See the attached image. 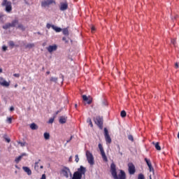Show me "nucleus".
<instances>
[{
  "label": "nucleus",
  "mask_w": 179,
  "mask_h": 179,
  "mask_svg": "<svg viewBox=\"0 0 179 179\" xmlns=\"http://www.w3.org/2000/svg\"><path fill=\"white\" fill-rule=\"evenodd\" d=\"M110 172L114 179H127V175L123 170H120V173L118 175L117 174V169L114 163L110 164Z\"/></svg>",
  "instance_id": "nucleus-1"
},
{
  "label": "nucleus",
  "mask_w": 179,
  "mask_h": 179,
  "mask_svg": "<svg viewBox=\"0 0 179 179\" xmlns=\"http://www.w3.org/2000/svg\"><path fill=\"white\" fill-rule=\"evenodd\" d=\"M1 5L2 6H6V11L8 13L12 12V2L8 1V0H3Z\"/></svg>",
  "instance_id": "nucleus-2"
},
{
  "label": "nucleus",
  "mask_w": 179,
  "mask_h": 179,
  "mask_svg": "<svg viewBox=\"0 0 179 179\" xmlns=\"http://www.w3.org/2000/svg\"><path fill=\"white\" fill-rule=\"evenodd\" d=\"M94 121L96 125H97V127H99V128L100 129H103V117H101V116H96L94 119Z\"/></svg>",
  "instance_id": "nucleus-3"
},
{
  "label": "nucleus",
  "mask_w": 179,
  "mask_h": 179,
  "mask_svg": "<svg viewBox=\"0 0 179 179\" xmlns=\"http://www.w3.org/2000/svg\"><path fill=\"white\" fill-rule=\"evenodd\" d=\"M86 157L89 164L93 166L94 164V157L90 151H86Z\"/></svg>",
  "instance_id": "nucleus-4"
},
{
  "label": "nucleus",
  "mask_w": 179,
  "mask_h": 179,
  "mask_svg": "<svg viewBox=\"0 0 179 179\" xmlns=\"http://www.w3.org/2000/svg\"><path fill=\"white\" fill-rule=\"evenodd\" d=\"M98 146L101 152V155L103 162H108V159H107V156L106 155V152H104V148H103V145L99 143Z\"/></svg>",
  "instance_id": "nucleus-5"
},
{
  "label": "nucleus",
  "mask_w": 179,
  "mask_h": 179,
  "mask_svg": "<svg viewBox=\"0 0 179 179\" xmlns=\"http://www.w3.org/2000/svg\"><path fill=\"white\" fill-rule=\"evenodd\" d=\"M69 173L70 176H72V173H71V170L68 167H64L63 169H62V174L64 176V177H66V178H69Z\"/></svg>",
  "instance_id": "nucleus-6"
},
{
  "label": "nucleus",
  "mask_w": 179,
  "mask_h": 179,
  "mask_svg": "<svg viewBox=\"0 0 179 179\" xmlns=\"http://www.w3.org/2000/svg\"><path fill=\"white\" fill-rule=\"evenodd\" d=\"M54 3L55 5V1L54 0H46L41 2L42 8H47V6H50V5H52Z\"/></svg>",
  "instance_id": "nucleus-7"
},
{
  "label": "nucleus",
  "mask_w": 179,
  "mask_h": 179,
  "mask_svg": "<svg viewBox=\"0 0 179 179\" xmlns=\"http://www.w3.org/2000/svg\"><path fill=\"white\" fill-rule=\"evenodd\" d=\"M104 135L106 143H111V137H110V134H108V130L106 128L104 129Z\"/></svg>",
  "instance_id": "nucleus-8"
},
{
  "label": "nucleus",
  "mask_w": 179,
  "mask_h": 179,
  "mask_svg": "<svg viewBox=\"0 0 179 179\" xmlns=\"http://www.w3.org/2000/svg\"><path fill=\"white\" fill-rule=\"evenodd\" d=\"M128 167H129V174L131 175L135 174V171H136V170L135 169V165H134V164L132 163H129Z\"/></svg>",
  "instance_id": "nucleus-9"
},
{
  "label": "nucleus",
  "mask_w": 179,
  "mask_h": 179,
  "mask_svg": "<svg viewBox=\"0 0 179 179\" xmlns=\"http://www.w3.org/2000/svg\"><path fill=\"white\" fill-rule=\"evenodd\" d=\"M58 46L57 45H49L46 48L48 52H53V51H57Z\"/></svg>",
  "instance_id": "nucleus-10"
},
{
  "label": "nucleus",
  "mask_w": 179,
  "mask_h": 179,
  "mask_svg": "<svg viewBox=\"0 0 179 179\" xmlns=\"http://www.w3.org/2000/svg\"><path fill=\"white\" fill-rule=\"evenodd\" d=\"M145 162L147 163V166L149 168L150 172L152 173V171H155L153 166H152V162H150V160L148 158H145Z\"/></svg>",
  "instance_id": "nucleus-11"
},
{
  "label": "nucleus",
  "mask_w": 179,
  "mask_h": 179,
  "mask_svg": "<svg viewBox=\"0 0 179 179\" xmlns=\"http://www.w3.org/2000/svg\"><path fill=\"white\" fill-rule=\"evenodd\" d=\"M0 85L4 86L5 87H9V83L5 80L3 78H1Z\"/></svg>",
  "instance_id": "nucleus-12"
},
{
  "label": "nucleus",
  "mask_w": 179,
  "mask_h": 179,
  "mask_svg": "<svg viewBox=\"0 0 179 179\" xmlns=\"http://www.w3.org/2000/svg\"><path fill=\"white\" fill-rule=\"evenodd\" d=\"M68 120V117L60 116L59 119V124H66Z\"/></svg>",
  "instance_id": "nucleus-13"
},
{
  "label": "nucleus",
  "mask_w": 179,
  "mask_h": 179,
  "mask_svg": "<svg viewBox=\"0 0 179 179\" xmlns=\"http://www.w3.org/2000/svg\"><path fill=\"white\" fill-rule=\"evenodd\" d=\"M68 9V3H60V10H66Z\"/></svg>",
  "instance_id": "nucleus-14"
},
{
  "label": "nucleus",
  "mask_w": 179,
  "mask_h": 179,
  "mask_svg": "<svg viewBox=\"0 0 179 179\" xmlns=\"http://www.w3.org/2000/svg\"><path fill=\"white\" fill-rule=\"evenodd\" d=\"M22 170L27 173V176H31V170L27 166H23Z\"/></svg>",
  "instance_id": "nucleus-15"
},
{
  "label": "nucleus",
  "mask_w": 179,
  "mask_h": 179,
  "mask_svg": "<svg viewBox=\"0 0 179 179\" xmlns=\"http://www.w3.org/2000/svg\"><path fill=\"white\" fill-rule=\"evenodd\" d=\"M24 156H26V153H22L21 155H20L19 157L15 158V163H19V162H20V160H22V159H23Z\"/></svg>",
  "instance_id": "nucleus-16"
},
{
  "label": "nucleus",
  "mask_w": 179,
  "mask_h": 179,
  "mask_svg": "<svg viewBox=\"0 0 179 179\" xmlns=\"http://www.w3.org/2000/svg\"><path fill=\"white\" fill-rule=\"evenodd\" d=\"M10 24H11V27H16V26H17V24H19V20H14L10 23Z\"/></svg>",
  "instance_id": "nucleus-17"
},
{
  "label": "nucleus",
  "mask_w": 179,
  "mask_h": 179,
  "mask_svg": "<svg viewBox=\"0 0 179 179\" xmlns=\"http://www.w3.org/2000/svg\"><path fill=\"white\" fill-rule=\"evenodd\" d=\"M52 29H53L56 33H60V31H62V29L55 27V25H52Z\"/></svg>",
  "instance_id": "nucleus-18"
},
{
  "label": "nucleus",
  "mask_w": 179,
  "mask_h": 179,
  "mask_svg": "<svg viewBox=\"0 0 179 179\" xmlns=\"http://www.w3.org/2000/svg\"><path fill=\"white\" fill-rule=\"evenodd\" d=\"M30 128H31V129L34 131L36 129H38V126H37V124H36V123H32L30 124Z\"/></svg>",
  "instance_id": "nucleus-19"
},
{
  "label": "nucleus",
  "mask_w": 179,
  "mask_h": 179,
  "mask_svg": "<svg viewBox=\"0 0 179 179\" xmlns=\"http://www.w3.org/2000/svg\"><path fill=\"white\" fill-rule=\"evenodd\" d=\"M83 99L84 101H87V104H92V101L89 100V98H87V96L83 95Z\"/></svg>",
  "instance_id": "nucleus-20"
},
{
  "label": "nucleus",
  "mask_w": 179,
  "mask_h": 179,
  "mask_svg": "<svg viewBox=\"0 0 179 179\" xmlns=\"http://www.w3.org/2000/svg\"><path fill=\"white\" fill-rule=\"evenodd\" d=\"M40 162H41V159H38L37 162H35L34 170L36 171H38V169H39L38 163H40Z\"/></svg>",
  "instance_id": "nucleus-21"
},
{
  "label": "nucleus",
  "mask_w": 179,
  "mask_h": 179,
  "mask_svg": "<svg viewBox=\"0 0 179 179\" xmlns=\"http://www.w3.org/2000/svg\"><path fill=\"white\" fill-rule=\"evenodd\" d=\"M2 27L4 30H8V29H10V27H12V26H11L10 23H6Z\"/></svg>",
  "instance_id": "nucleus-22"
},
{
  "label": "nucleus",
  "mask_w": 179,
  "mask_h": 179,
  "mask_svg": "<svg viewBox=\"0 0 179 179\" xmlns=\"http://www.w3.org/2000/svg\"><path fill=\"white\" fill-rule=\"evenodd\" d=\"M155 145V149L157 150H162V148L160 147V144L159 143H152Z\"/></svg>",
  "instance_id": "nucleus-23"
},
{
  "label": "nucleus",
  "mask_w": 179,
  "mask_h": 179,
  "mask_svg": "<svg viewBox=\"0 0 179 179\" xmlns=\"http://www.w3.org/2000/svg\"><path fill=\"white\" fill-rule=\"evenodd\" d=\"M17 29H20V30H22V31H24V30H26V27H24V26H23V24H18Z\"/></svg>",
  "instance_id": "nucleus-24"
},
{
  "label": "nucleus",
  "mask_w": 179,
  "mask_h": 179,
  "mask_svg": "<svg viewBox=\"0 0 179 179\" xmlns=\"http://www.w3.org/2000/svg\"><path fill=\"white\" fill-rule=\"evenodd\" d=\"M34 47H35L34 43H28L25 45V48H29V50L34 48Z\"/></svg>",
  "instance_id": "nucleus-25"
},
{
  "label": "nucleus",
  "mask_w": 179,
  "mask_h": 179,
  "mask_svg": "<svg viewBox=\"0 0 179 179\" xmlns=\"http://www.w3.org/2000/svg\"><path fill=\"white\" fill-rule=\"evenodd\" d=\"M63 34L64 36H69V30H68V28H64L63 29Z\"/></svg>",
  "instance_id": "nucleus-26"
},
{
  "label": "nucleus",
  "mask_w": 179,
  "mask_h": 179,
  "mask_svg": "<svg viewBox=\"0 0 179 179\" xmlns=\"http://www.w3.org/2000/svg\"><path fill=\"white\" fill-rule=\"evenodd\" d=\"M50 80V82H54L55 83H57V82H58V78L51 77Z\"/></svg>",
  "instance_id": "nucleus-27"
},
{
  "label": "nucleus",
  "mask_w": 179,
  "mask_h": 179,
  "mask_svg": "<svg viewBox=\"0 0 179 179\" xmlns=\"http://www.w3.org/2000/svg\"><path fill=\"white\" fill-rule=\"evenodd\" d=\"M120 115L122 118H125V117H127V112H125V110H122L120 113Z\"/></svg>",
  "instance_id": "nucleus-28"
},
{
  "label": "nucleus",
  "mask_w": 179,
  "mask_h": 179,
  "mask_svg": "<svg viewBox=\"0 0 179 179\" xmlns=\"http://www.w3.org/2000/svg\"><path fill=\"white\" fill-rule=\"evenodd\" d=\"M43 136L46 141H48V139H50V134L48 132L44 133Z\"/></svg>",
  "instance_id": "nucleus-29"
},
{
  "label": "nucleus",
  "mask_w": 179,
  "mask_h": 179,
  "mask_svg": "<svg viewBox=\"0 0 179 179\" xmlns=\"http://www.w3.org/2000/svg\"><path fill=\"white\" fill-rule=\"evenodd\" d=\"M8 45L9 47H10L11 48H13V47H15V42H13V41H10L8 42Z\"/></svg>",
  "instance_id": "nucleus-30"
},
{
  "label": "nucleus",
  "mask_w": 179,
  "mask_h": 179,
  "mask_svg": "<svg viewBox=\"0 0 179 179\" xmlns=\"http://www.w3.org/2000/svg\"><path fill=\"white\" fill-rule=\"evenodd\" d=\"M87 122H88V124H90V127L92 128H93V122H92V119L88 118L87 120Z\"/></svg>",
  "instance_id": "nucleus-31"
},
{
  "label": "nucleus",
  "mask_w": 179,
  "mask_h": 179,
  "mask_svg": "<svg viewBox=\"0 0 179 179\" xmlns=\"http://www.w3.org/2000/svg\"><path fill=\"white\" fill-rule=\"evenodd\" d=\"M138 179H145V176L143 173L138 174Z\"/></svg>",
  "instance_id": "nucleus-32"
},
{
  "label": "nucleus",
  "mask_w": 179,
  "mask_h": 179,
  "mask_svg": "<svg viewBox=\"0 0 179 179\" xmlns=\"http://www.w3.org/2000/svg\"><path fill=\"white\" fill-rule=\"evenodd\" d=\"M129 141H131V142H134V136L132 135L128 136Z\"/></svg>",
  "instance_id": "nucleus-33"
},
{
  "label": "nucleus",
  "mask_w": 179,
  "mask_h": 179,
  "mask_svg": "<svg viewBox=\"0 0 179 179\" xmlns=\"http://www.w3.org/2000/svg\"><path fill=\"white\" fill-rule=\"evenodd\" d=\"M7 50H8V46H6V45L2 46V51H3L5 52Z\"/></svg>",
  "instance_id": "nucleus-34"
},
{
  "label": "nucleus",
  "mask_w": 179,
  "mask_h": 179,
  "mask_svg": "<svg viewBox=\"0 0 179 179\" xmlns=\"http://www.w3.org/2000/svg\"><path fill=\"white\" fill-rule=\"evenodd\" d=\"M52 122H54V117H52L49 120L48 124H52Z\"/></svg>",
  "instance_id": "nucleus-35"
},
{
  "label": "nucleus",
  "mask_w": 179,
  "mask_h": 179,
  "mask_svg": "<svg viewBox=\"0 0 179 179\" xmlns=\"http://www.w3.org/2000/svg\"><path fill=\"white\" fill-rule=\"evenodd\" d=\"M7 122H8V124H10L12 122V117H8Z\"/></svg>",
  "instance_id": "nucleus-36"
},
{
  "label": "nucleus",
  "mask_w": 179,
  "mask_h": 179,
  "mask_svg": "<svg viewBox=\"0 0 179 179\" xmlns=\"http://www.w3.org/2000/svg\"><path fill=\"white\" fill-rule=\"evenodd\" d=\"M75 158H76V163H78V162H79V156H78V155H76L75 156Z\"/></svg>",
  "instance_id": "nucleus-37"
},
{
  "label": "nucleus",
  "mask_w": 179,
  "mask_h": 179,
  "mask_svg": "<svg viewBox=\"0 0 179 179\" xmlns=\"http://www.w3.org/2000/svg\"><path fill=\"white\" fill-rule=\"evenodd\" d=\"M95 30H96V28H95L94 26H92V27H91V31H92V33H94Z\"/></svg>",
  "instance_id": "nucleus-38"
},
{
  "label": "nucleus",
  "mask_w": 179,
  "mask_h": 179,
  "mask_svg": "<svg viewBox=\"0 0 179 179\" xmlns=\"http://www.w3.org/2000/svg\"><path fill=\"white\" fill-rule=\"evenodd\" d=\"M18 143H19V145H20L22 147L25 146V145H26V143H25V142H24V143L19 142Z\"/></svg>",
  "instance_id": "nucleus-39"
},
{
  "label": "nucleus",
  "mask_w": 179,
  "mask_h": 179,
  "mask_svg": "<svg viewBox=\"0 0 179 179\" xmlns=\"http://www.w3.org/2000/svg\"><path fill=\"white\" fill-rule=\"evenodd\" d=\"M13 76H15V78H19L20 76V74H19V73H14Z\"/></svg>",
  "instance_id": "nucleus-40"
},
{
  "label": "nucleus",
  "mask_w": 179,
  "mask_h": 179,
  "mask_svg": "<svg viewBox=\"0 0 179 179\" xmlns=\"http://www.w3.org/2000/svg\"><path fill=\"white\" fill-rule=\"evenodd\" d=\"M62 40H63V41H65L66 43L69 42L68 40H66V38H65V37H63Z\"/></svg>",
  "instance_id": "nucleus-41"
},
{
  "label": "nucleus",
  "mask_w": 179,
  "mask_h": 179,
  "mask_svg": "<svg viewBox=\"0 0 179 179\" xmlns=\"http://www.w3.org/2000/svg\"><path fill=\"white\" fill-rule=\"evenodd\" d=\"M5 139L8 143L10 142V138H6Z\"/></svg>",
  "instance_id": "nucleus-42"
},
{
  "label": "nucleus",
  "mask_w": 179,
  "mask_h": 179,
  "mask_svg": "<svg viewBox=\"0 0 179 179\" xmlns=\"http://www.w3.org/2000/svg\"><path fill=\"white\" fill-rule=\"evenodd\" d=\"M41 179H46L45 174H43Z\"/></svg>",
  "instance_id": "nucleus-43"
},
{
  "label": "nucleus",
  "mask_w": 179,
  "mask_h": 179,
  "mask_svg": "<svg viewBox=\"0 0 179 179\" xmlns=\"http://www.w3.org/2000/svg\"><path fill=\"white\" fill-rule=\"evenodd\" d=\"M46 27H47L48 29H50V28L51 27V24H47Z\"/></svg>",
  "instance_id": "nucleus-44"
},
{
  "label": "nucleus",
  "mask_w": 179,
  "mask_h": 179,
  "mask_svg": "<svg viewBox=\"0 0 179 179\" xmlns=\"http://www.w3.org/2000/svg\"><path fill=\"white\" fill-rule=\"evenodd\" d=\"M171 43H172V44H173V45L176 44V40H174V39L172 40V41H171Z\"/></svg>",
  "instance_id": "nucleus-45"
},
{
  "label": "nucleus",
  "mask_w": 179,
  "mask_h": 179,
  "mask_svg": "<svg viewBox=\"0 0 179 179\" xmlns=\"http://www.w3.org/2000/svg\"><path fill=\"white\" fill-rule=\"evenodd\" d=\"M175 66H176V68L178 69V67H179L178 63H176Z\"/></svg>",
  "instance_id": "nucleus-46"
},
{
  "label": "nucleus",
  "mask_w": 179,
  "mask_h": 179,
  "mask_svg": "<svg viewBox=\"0 0 179 179\" xmlns=\"http://www.w3.org/2000/svg\"><path fill=\"white\" fill-rule=\"evenodd\" d=\"M13 110H15V108H13V107H11V108H10V111H13Z\"/></svg>",
  "instance_id": "nucleus-47"
},
{
  "label": "nucleus",
  "mask_w": 179,
  "mask_h": 179,
  "mask_svg": "<svg viewBox=\"0 0 179 179\" xmlns=\"http://www.w3.org/2000/svg\"><path fill=\"white\" fill-rule=\"evenodd\" d=\"M69 162H72V156H71L69 159Z\"/></svg>",
  "instance_id": "nucleus-48"
},
{
  "label": "nucleus",
  "mask_w": 179,
  "mask_h": 179,
  "mask_svg": "<svg viewBox=\"0 0 179 179\" xmlns=\"http://www.w3.org/2000/svg\"><path fill=\"white\" fill-rule=\"evenodd\" d=\"M50 71H47L46 72V75H50Z\"/></svg>",
  "instance_id": "nucleus-49"
},
{
  "label": "nucleus",
  "mask_w": 179,
  "mask_h": 179,
  "mask_svg": "<svg viewBox=\"0 0 179 179\" xmlns=\"http://www.w3.org/2000/svg\"><path fill=\"white\" fill-rule=\"evenodd\" d=\"M40 169H44V166H43V165H41V166H40Z\"/></svg>",
  "instance_id": "nucleus-50"
},
{
  "label": "nucleus",
  "mask_w": 179,
  "mask_h": 179,
  "mask_svg": "<svg viewBox=\"0 0 179 179\" xmlns=\"http://www.w3.org/2000/svg\"><path fill=\"white\" fill-rule=\"evenodd\" d=\"M59 113H60V111H59V110H57V111L56 112V115H58Z\"/></svg>",
  "instance_id": "nucleus-51"
},
{
  "label": "nucleus",
  "mask_w": 179,
  "mask_h": 179,
  "mask_svg": "<svg viewBox=\"0 0 179 179\" xmlns=\"http://www.w3.org/2000/svg\"><path fill=\"white\" fill-rule=\"evenodd\" d=\"M75 108H78V104H75Z\"/></svg>",
  "instance_id": "nucleus-52"
},
{
  "label": "nucleus",
  "mask_w": 179,
  "mask_h": 179,
  "mask_svg": "<svg viewBox=\"0 0 179 179\" xmlns=\"http://www.w3.org/2000/svg\"><path fill=\"white\" fill-rule=\"evenodd\" d=\"M0 73H2V69H0Z\"/></svg>",
  "instance_id": "nucleus-53"
},
{
  "label": "nucleus",
  "mask_w": 179,
  "mask_h": 179,
  "mask_svg": "<svg viewBox=\"0 0 179 179\" xmlns=\"http://www.w3.org/2000/svg\"><path fill=\"white\" fill-rule=\"evenodd\" d=\"M14 87H17V84H15Z\"/></svg>",
  "instance_id": "nucleus-54"
},
{
  "label": "nucleus",
  "mask_w": 179,
  "mask_h": 179,
  "mask_svg": "<svg viewBox=\"0 0 179 179\" xmlns=\"http://www.w3.org/2000/svg\"><path fill=\"white\" fill-rule=\"evenodd\" d=\"M118 149L120 150V145H117Z\"/></svg>",
  "instance_id": "nucleus-55"
},
{
  "label": "nucleus",
  "mask_w": 179,
  "mask_h": 179,
  "mask_svg": "<svg viewBox=\"0 0 179 179\" xmlns=\"http://www.w3.org/2000/svg\"><path fill=\"white\" fill-rule=\"evenodd\" d=\"M150 179H152V176H150Z\"/></svg>",
  "instance_id": "nucleus-56"
},
{
  "label": "nucleus",
  "mask_w": 179,
  "mask_h": 179,
  "mask_svg": "<svg viewBox=\"0 0 179 179\" xmlns=\"http://www.w3.org/2000/svg\"><path fill=\"white\" fill-rule=\"evenodd\" d=\"M23 89H24V90H25V89H26V87H23Z\"/></svg>",
  "instance_id": "nucleus-57"
},
{
  "label": "nucleus",
  "mask_w": 179,
  "mask_h": 179,
  "mask_svg": "<svg viewBox=\"0 0 179 179\" xmlns=\"http://www.w3.org/2000/svg\"><path fill=\"white\" fill-rule=\"evenodd\" d=\"M2 17L1 16H0V19Z\"/></svg>",
  "instance_id": "nucleus-58"
},
{
  "label": "nucleus",
  "mask_w": 179,
  "mask_h": 179,
  "mask_svg": "<svg viewBox=\"0 0 179 179\" xmlns=\"http://www.w3.org/2000/svg\"><path fill=\"white\" fill-rule=\"evenodd\" d=\"M178 165H179V162H178Z\"/></svg>",
  "instance_id": "nucleus-59"
}]
</instances>
